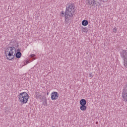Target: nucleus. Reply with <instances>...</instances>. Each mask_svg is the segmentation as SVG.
<instances>
[{"label":"nucleus","instance_id":"9d476101","mask_svg":"<svg viewBox=\"0 0 127 127\" xmlns=\"http://www.w3.org/2000/svg\"><path fill=\"white\" fill-rule=\"evenodd\" d=\"M80 108L81 111H86L87 110V106L86 105H81Z\"/></svg>","mask_w":127,"mask_h":127},{"label":"nucleus","instance_id":"f8f14e48","mask_svg":"<svg viewBox=\"0 0 127 127\" xmlns=\"http://www.w3.org/2000/svg\"><path fill=\"white\" fill-rule=\"evenodd\" d=\"M117 30L118 28H117L116 27H114L113 29V32H114V33H116Z\"/></svg>","mask_w":127,"mask_h":127},{"label":"nucleus","instance_id":"423d86ee","mask_svg":"<svg viewBox=\"0 0 127 127\" xmlns=\"http://www.w3.org/2000/svg\"><path fill=\"white\" fill-rule=\"evenodd\" d=\"M35 96L36 97V99H39V100H41L42 99V94L40 92H35Z\"/></svg>","mask_w":127,"mask_h":127},{"label":"nucleus","instance_id":"f03ea898","mask_svg":"<svg viewBox=\"0 0 127 127\" xmlns=\"http://www.w3.org/2000/svg\"><path fill=\"white\" fill-rule=\"evenodd\" d=\"M75 5L74 3H68L66 6L65 12L62 11V14L64 13L65 21L66 23H68V21L70 20V18L73 17L75 14V10L74 8Z\"/></svg>","mask_w":127,"mask_h":127},{"label":"nucleus","instance_id":"7ed1b4c3","mask_svg":"<svg viewBox=\"0 0 127 127\" xmlns=\"http://www.w3.org/2000/svg\"><path fill=\"white\" fill-rule=\"evenodd\" d=\"M19 102L22 104H26L28 102L29 99V95L26 92H21L18 95Z\"/></svg>","mask_w":127,"mask_h":127},{"label":"nucleus","instance_id":"f3484780","mask_svg":"<svg viewBox=\"0 0 127 127\" xmlns=\"http://www.w3.org/2000/svg\"><path fill=\"white\" fill-rule=\"evenodd\" d=\"M47 95H49V93H48V92L47 93Z\"/></svg>","mask_w":127,"mask_h":127},{"label":"nucleus","instance_id":"ddd939ff","mask_svg":"<svg viewBox=\"0 0 127 127\" xmlns=\"http://www.w3.org/2000/svg\"><path fill=\"white\" fill-rule=\"evenodd\" d=\"M30 57H31V58H33V60H35V59H34L33 57H35V55L32 54L30 55Z\"/></svg>","mask_w":127,"mask_h":127},{"label":"nucleus","instance_id":"9b49d317","mask_svg":"<svg viewBox=\"0 0 127 127\" xmlns=\"http://www.w3.org/2000/svg\"><path fill=\"white\" fill-rule=\"evenodd\" d=\"M82 31L83 32H88V29L87 28H83L82 29Z\"/></svg>","mask_w":127,"mask_h":127},{"label":"nucleus","instance_id":"39448f33","mask_svg":"<svg viewBox=\"0 0 127 127\" xmlns=\"http://www.w3.org/2000/svg\"><path fill=\"white\" fill-rule=\"evenodd\" d=\"M51 98L53 101H55V100H57L58 98H59V94L58 92L54 91L51 94Z\"/></svg>","mask_w":127,"mask_h":127},{"label":"nucleus","instance_id":"6e6552de","mask_svg":"<svg viewBox=\"0 0 127 127\" xmlns=\"http://www.w3.org/2000/svg\"><path fill=\"white\" fill-rule=\"evenodd\" d=\"M88 24H89V22L88 21V20H83L82 21V25H83V26H87V25H88Z\"/></svg>","mask_w":127,"mask_h":127},{"label":"nucleus","instance_id":"1a4fd4ad","mask_svg":"<svg viewBox=\"0 0 127 127\" xmlns=\"http://www.w3.org/2000/svg\"><path fill=\"white\" fill-rule=\"evenodd\" d=\"M102 0H99V1H101ZM97 2H98V0H91V3L90 4H92V6L94 5V4H97Z\"/></svg>","mask_w":127,"mask_h":127},{"label":"nucleus","instance_id":"2eb2a0df","mask_svg":"<svg viewBox=\"0 0 127 127\" xmlns=\"http://www.w3.org/2000/svg\"><path fill=\"white\" fill-rule=\"evenodd\" d=\"M20 51H21V50H20V49H18L17 50V51H16V53H20Z\"/></svg>","mask_w":127,"mask_h":127},{"label":"nucleus","instance_id":"f257e3e1","mask_svg":"<svg viewBox=\"0 0 127 127\" xmlns=\"http://www.w3.org/2000/svg\"><path fill=\"white\" fill-rule=\"evenodd\" d=\"M4 53L7 59L9 61L12 60L14 58V56H15L16 58L19 59L22 55L21 53H16V49L13 46L5 48Z\"/></svg>","mask_w":127,"mask_h":127},{"label":"nucleus","instance_id":"0eeeda50","mask_svg":"<svg viewBox=\"0 0 127 127\" xmlns=\"http://www.w3.org/2000/svg\"><path fill=\"white\" fill-rule=\"evenodd\" d=\"M79 104L81 106H86L87 105V101L86 99H82L79 101Z\"/></svg>","mask_w":127,"mask_h":127},{"label":"nucleus","instance_id":"20e7f679","mask_svg":"<svg viewBox=\"0 0 127 127\" xmlns=\"http://www.w3.org/2000/svg\"><path fill=\"white\" fill-rule=\"evenodd\" d=\"M121 56L124 61V65L125 67H127V51L123 50L121 53Z\"/></svg>","mask_w":127,"mask_h":127},{"label":"nucleus","instance_id":"dca6fc26","mask_svg":"<svg viewBox=\"0 0 127 127\" xmlns=\"http://www.w3.org/2000/svg\"><path fill=\"white\" fill-rule=\"evenodd\" d=\"M26 64H25V65H26V64H28V63H29L30 62H29V61H26Z\"/></svg>","mask_w":127,"mask_h":127},{"label":"nucleus","instance_id":"4468645a","mask_svg":"<svg viewBox=\"0 0 127 127\" xmlns=\"http://www.w3.org/2000/svg\"><path fill=\"white\" fill-rule=\"evenodd\" d=\"M89 77L90 79H92L93 78V73H89Z\"/></svg>","mask_w":127,"mask_h":127}]
</instances>
